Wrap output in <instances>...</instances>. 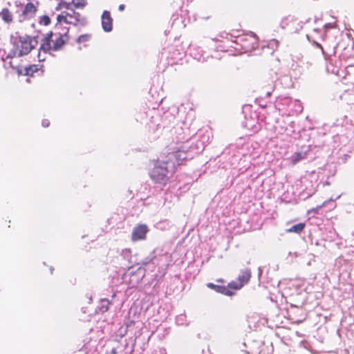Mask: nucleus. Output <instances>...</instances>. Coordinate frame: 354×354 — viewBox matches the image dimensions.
<instances>
[{"mask_svg":"<svg viewBox=\"0 0 354 354\" xmlns=\"http://www.w3.org/2000/svg\"><path fill=\"white\" fill-rule=\"evenodd\" d=\"M147 227L145 225H140L133 230L131 238L133 241L142 240L145 238Z\"/></svg>","mask_w":354,"mask_h":354,"instance_id":"6","label":"nucleus"},{"mask_svg":"<svg viewBox=\"0 0 354 354\" xmlns=\"http://www.w3.org/2000/svg\"><path fill=\"white\" fill-rule=\"evenodd\" d=\"M67 32L53 33L50 32L41 41L37 58L39 62H43L46 58V54L51 50L57 51L61 49L62 46L68 40Z\"/></svg>","mask_w":354,"mask_h":354,"instance_id":"1","label":"nucleus"},{"mask_svg":"<svg viewBox=\"0 0 354 354\" xmlns=\"http://www.w3.org/2000/svg\"><path fill=\"white\" fill-rule=\"evenodd\" d=\"M70 5L71 4L69 3H67V2H65V1H62V2H60L58 4V6H57V9L59 10V9H62V8H66V9L69 10L70 9Z\"/></svg>","mask_w":354,"mask_h":354,"instance_id":"17","label":"nucleus"},{"mask_svg":"<svg viewBox=\"0 0 354 354\" xmlns=\"http://www.w3.org/2000/svg\"><path fill=\"white\" fill-rule=\"evenodd\" d=\"M305 223H299L286 230L287 232L299 234L305 227Z\"/></svg>","mask_w":354,"mask_h":354,"instance_id":"11","label":"nucleus"},{"mask_svg":"<svg viewBox=\"0 0 354 354\" xmlns=\"http://www.w3.org/2000/svg\"><path fill=\"white\" fill-rule=\"evenodd\" d=\"M207 286L210 288L214 289L216 292H221V290L223 288L222 287L214 285V283H208Z\"/></svg>","mask_w":354,"mask_h":354,"instance_id":"20","label":"nucleus"},{"mask_svg":"<svg viewBox=\"0 0 354 354\" xmlns=\"http://www.w3.org/2000/svg\"><path fill=\"white\" fill-rule=\"evenodd\" d=\"M306 153L303 152H297L295 153L291 157L290 160L292 164H296L301 160L306 158Z\"/></svg>","mask_w":354,"mask_h":354,"instance_id":"12","label":"nucleus"},{"mask_svg":"<svg viewBox=\"0 0 354 354\" xmlns=\"http://www.w3.org/2000/svg\"><path fill=\"white\" fill-rule=\"evenodd\" d=\"M112 22L113 19L110 12L107 10H104L102 15V26L104 31L109 32L112 30Z\"/></svg>","mask_w":354,"mask_h":354,"instance_id":"7","label":"nucleus"},{"mask_svg":"<svg viewBox=\"0 0 354 354\" xmlns=\"http://www.w3.org/2000/svg\"><path fill=\"white\" fill-rule=\"evenodd\" d=\"M124 4H120V5L119 6V7H118V10H119L120 11H123V10H124Z\"/></svg>","mask_w":354,"mask_h":354,"instance_id":"22","label":"nucleus"},{"mask_svg":"<svg viewBox=\"0 0 354 354\" xmlns=\"http://www.w3.org/2000/svg\"><path fill=\"white\" fill-rule=\"evenodd\" d=\"M72 3L76 8H83L86 4V0H72Z\"/></svg>","mask_w":354,"mask_h":354,"instance_id":"15","label":"nucleus"},{"mask_svg":"<svg viewBox=\"0 0 354 354\" xmlns=\"http://www.w3.org/2000/svg\"><path fill=\"white\" fill-rule=\"evenodd\" d=\"M57 19L60 23L64 22L74 26H84L87 23L85 17L81 16L79 12H76L73 10H71V12H63L57 16Z\"/></svg>","mask_w":354,"mask_h":354,"instance_id":"4","label":"nucleus"},{"mask_svg":"<svg viewBox=\"0 0 354 354\" xmlns=\"http://www.w3.org/2000/svg\"><path fill=\"white\" fill-rule=\"evenodd\" d=\"M251 273L250 270L245 269L243 270L239 276L238 282L233 281L230 283V287L236 290L242 288L250 279Z\"/></svg>","mask_w":354,"mask_h":354,"instance_id":"5","label":"nucleus"},{"mask_svg":"<svg viewBox=\"0 0 354 354\" xmlns=\"http://www.w3.org/2000/svg\"><path fill=\"white\" fill-rule=\"evenodd\" d=\"M11 67L15 68L18 74L24 75H33L35 73L39 71V68L37 65H32L26 68H19V67H13L12 65V62H9Z\"/></svg>","mask_w":354,"mask_h":354,"instance_id":"8","label":"nucleus"},{"mask_svg":"<svg viewBox=\"0 0 354 354\" xmlns=\"http://www.w3.org/2000/svg\"><path fill=\"white\" fill-rule=\"evenodd\" d=\"M110 302L108 299H104L101 300L100 306L98 307L99 312L103 313L109 310Z\"/></svg>","mask_w":354,"mask_h":354,"instance_id":"13","label":"nucleus"},{"mask_svg":"<svg viewBox=\"0 0 354 354\" xmlns=\"http://www.w3.org/2000/svg\"><path fill=\"white\" fill-rule=\"evenodd\" d=\"M37 44L38 40L36 37L24 35L12 37L11 39L12 48L8 52L6 59L27 55Z\"/></svg>","mask_w":354,"mask_h":354,"instance_id":"2","label":"nucleus"},{"mask_svg":"<svg viewBox=\"0 0 354 354\" xmlns=\"http://www.w3.org/2000/svg\"><path fill=\"white\" fill-rule=\"evenodd\" d=\"M340 196H340V195H339L336 198H337H337H340Z\"/></svg>","mask_w":354,"mask_h":354,"instance_id":"23","label":"nucleus"},{"mask_svg":"<svg viewBox=\"0 0 354 354\" xmlns=\"http://www.w3.org/2000/svg\"><path fill=\"white\" fill-rule=\"evenodd\" d=\"M0 17L6 24H10L13 20L12 15L8 8L2 9L0 12Z\"/></svg>","mask_w":354,"mask_h":354,"instance_id":"10","label":"nucleus"},{"mask_svg":"<svg viewBox=\"0 0 354 354\" xmlns=\"http://www.w3.org/2000/svg\"><path fill=\"white\" fill-rule=\"evenodd\" d=\"M36 10V7L33 3H28L22 12L23 19L32 17L35 15Z\"/></svg>","mask_w":354,"mask_h":354,"instance_id":"9","label":"nucleus"},{"mask_svg":"<svg viewBox=\"0 0 354 354\" xmlns=\"http://www.w3.org/2000/svg\"><path fill=\"white\" fill-rule=\"evenodd\" d=\"M50 18L48 16H42L40 19V24L47 26L50 24Z\"/></svg>","mask_w":354,"mask_h":354,"instance_id":"19","label":"nucleus"},{"mask_svg":"<svg viewBox=\"0 0 354 354\" xmlns=\"http://www.w3.org/2000/svg\"><path fill=\"white\" fill-rule=\"evenodd\" d=\"M326 70L333 74H337L339 72L337 66L330 67L329 64L326 66Z\"/></svg>","mask_w":354,"mask_h":354,"instance_id":"18","label":"nucleus"},{"mask_svg":"<svg viewBox=\"0 0 354 354\" xmlns=\"http://www.w3.org/2000/svg\"><path fill=\"white\" fill-rule=\"evenodd\" d=\"M91 35L90 34H84V35L79 36L77 38L76 42L78 44L86 43V42L88 41L91 39Z\"/></svg>","mask_w":354,"mask_h":354,"instance_id":"14","label":"nucleus"},{"mask_svg":"<svg viewBox=\"0 0 354 354\" xmlns=\"http://www.w3.org/2000/svg\"><path fill=\"white\" fill-rule=\"evenodd\" d=\"M41 124L44 127H48L50 124V122L48 121V120L45 119L42 120Z\"/></svg>","mask_w":354,"mask_h":354,"instance_id":"21","label":"nucleus"},{"mask_svg":"<svg viewBox=\"0 0 354 354\" xmlns=\"http://www.w3.org/2000/svg\"><path fill=\"white\" fill-rule=\"evenodd\" d=\"M334 201V199H333V198H330V199H329V200H328V201H324L322 205H318V206H317L316 207L313 208V209H311L308 210V213H310V212H316V213H317V212H318V211H319V209H321L322 208H323L324 207H325V206L326 205V204H327L328 202H330V201Z\"/></svg>","mask_w":354,"mask_h":354,"instance_id":"16","label":"nucleus"},{"mask_svg":"<svg viewBox=\"0 0 354 354\" xmlns=\"http://www.w3.org/2000/svg\"><path fill=\"white\" fill-rule=\"evenodd\" d=\"M169 162L158 161L150 171L151 178L156 183L165 184L168 180Z\"/></svg>","mask_w":354,"mask_h":354,"instance_id":"3","label":"nucleus"}]
</instances>
